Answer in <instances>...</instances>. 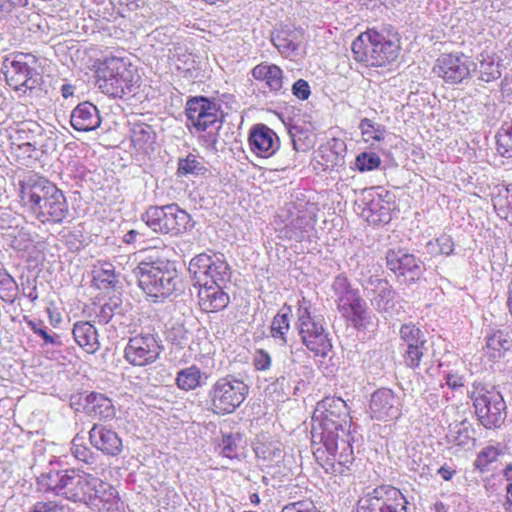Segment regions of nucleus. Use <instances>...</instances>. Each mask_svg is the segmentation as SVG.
I'll return each instance as SVG.
<instances>
[{"mask_svg":"<svg viewBox=\"0 0 512 512\" xmlns=\"http://www.w3.org/2000/svg\"><path fill=\"white\" fill-rule=\"evenodd\" d=\"M381 163L379 156L371 152H363L356 158V166L360 171H371Z\"/></svg>","mask_w":512,"mask_h":512,"instance_id":"obj_53","label":"nucleus"},{"mask_svg":"<svg viewBox=\"0 0 512 512\" xmlns=\"http://www.w3.org/2000/svg\"><path fill=\"white\" fill-rule=\"evenodd\" d=\"M122 313L121 300L118 297H111L103 304L97 312L99 323L107 324L113 316Z\"/></svg>","mask_w":512,"mask_h":512,"instance_id":"obj_50","label":"nucleus"},{"mask_svg":"<svg viewBox=\"0 0 512 512\" xmlns=\"http://www.w3.org/2000/svg\"><path fill=\"white\" fill-rule=\"evenodd\" d=\"M185 115L188 129L201 133L198 137L200 144L210 151H217L222 127L219 105L203 96L192 97L186 103Z\"/></svg>","mask_w":512,"mask_h":512,"instance_id":"obj_6","label":"nucleus"},{"mask_svg":"<svg viewBox=\"0 0 512 512\" xmlns=\"http://www.w3.org/2000/svg\"><path fill=\"white\" fill-rule=\"evenodd\" d=\"M492 202L496 214L512 225V184L498 189Z\"/></svg>","mask_w":512,"mask_h":512,"instance_id":"obj_38","label":"nucleus"},{"mask_svg":"<svg viewBox=\"0 0 512 512\" xmlns=\"http://www.w3.org/2000/svg\"><path fill=\"white\" fill-rule=\"evenodd\" d=\"M475 415L486 429H498L506 418V403L502 394L495 387L482 384L473 386L470 392Z\"/></svg>","mask_w":512,"mask_h":512,"instance_id":"obj_9","label":"nucleus"},{"mask_svg":"<svg viewBox=\"0 0 512 512\" xmlns=\"http://www.w3.org/2000/svg\"><path fill=\"white\" fill-rule=\"evenodd\" d=\"M498 153L506 158H512V121L504 122L496 135Z\"/></svg>","mask_w":512,"mask_h":512,"instance_id":"obj_47","label":"nucleus"},{"mask_svg":"<svg viewBox=\"0 0 512 512\" xmlns=\"http://www.w3.org/2000/svg\"><path fill=\"white\" fill-rule=\"evenodd\" d=\"M51 510V501H40L33 505L30 512H50Z\"/></svg>","mask_w":512,"mask_h":512,"instance_id":"obj_64","label":"nucleus"},{"mask_svg":"<svg viewBox=\"0 0 512 512\" xmlns=\"http://www.w3.org/2000/svg\"><path fill=\"white\" fill-rule=\"evenodd\" d=\"M403 397L388 388H380L372 393L368 413L377 421H392L402 415Z\"/></svg>","mask_w":512,"mask_h":512,"instance_id":"obj_20","label":"nucleus"},{"mask_svg":"<svg viewBox=\"0 0 512 512\" xmlns=\"http://www.w3.org/2000/svg\"><path fill=\"white\" fill-rule=\"evenodd\" d=\"M72 332L76 343L87 353H95L100 348L97 330L90 322H76Z\"/></svg>","mask_w":512,"mask_h":512,"instance_id":"obj_34","label":"nucleus"},{"mask_svg":"<svg viewBox=\"0 0 512 512\" xmlns=\"http://www.w3.org/2000/svg\"><path fill=\"white\" fill-rule=\"evenodd\" d=\"M241 440L238 433L223 435L220 444L221 454L229 459L238 458Z\"/></svg>","mask_w":512,"mask_h":512,"instance_id":"obj_51","label":"nucleus"},{"mask_svg":"<svg viewBox=\"0 0 512 512\" xmlns=\"http://www.w3.org/2000/svg\"><path fill=\"white\" fill-rule=\"evenodd\" d=\"M37 62L36 56L26 53L6 57L1 68L6 83L12 89L23 93L36 88L41 81Z\"/></svg>","mask_w":512,"mask_h":512,"instance_id":"obj_13","label":"nucleus"},{"mask_svg":"<svg viewBox=\"0 0 512 512\" xmlns=\"http://www.w3.org/2000/svg\"><path fill=\"white\" fill-rule=\"evenodd\" d=\"M315 218L307 210H299L295 217L284 226L283 237L296 242L311 240L315 234Z\"/></svg>","mask_w":512,"mask_h":512,"instance_id":"obj_26","label":"nucleus"},{"mask_svg":"<svg viewBox=\"0 0 512 512\" xmlns=\"http://www.w3.org/2000/svg\"><path fill=\"white\" fill-rule=\"evenodd\" d=\"M203 374L199 367L192 365L177 373L176 384L183 391H190L203 384Z\"/></svg>","mask_w":512,"mask_h":512,"instance_id":"obj_40","label":"nucleus"},{"mask_svg":"<svg viewBox=\"0 0 512 512\" xmlns=\"http://www.w3.org/2000/svg\"><path fill=\"white\" fill-rule=\"evenodd\" d=\"M312 420L311 434L326 441L331 433L351 428L348 406L340 397L328 396L318 402Z\"/></svg>","mask_w":512,"mask_h":512,"instance_id":"obj_8","label":"nucleus"},{"mask_svg":"<svg viewBox=\"0 0 512 512\" xmlns=\"http://www.w3.org/2000/svg\"><path fill=\"white\" fill-rule=\"evenodd\" d=\"M10 144H32L40 148H54V139L48 136L45 129L36 121L24 120L15 122L7 128Z\"/></svg>","mask_w":512,"mask_h":512,"instance_id":"obj_19","label":"nucleus"},{"mask_svg":"<svg viewBox=\"0 0 512 512\" xmlns=\"http://www.w3.org/2000/svg\"><path fill=\"white\" fill-rule=\"evenodd\" d=\"M399 338L405 365L412 369L418 368L428 351L425 332L412 322L405 323L400 327Z\"/></svg>","mask_w":512,"mask_h":512,"instance_id":"obj_18","label":"nucleus"},{"mask_svg":"<svg viewBox=\"0 0 512 512\" xmlns=\"http://www.w3.org/2000/svg\"><path fill=\"white\" fill-rule=\"evenodd\" d=\"M485 340L486 354L493 360L502 358L512 347L511 335L505 330L491 328L487 331Z\"/></svg>","mask_w":512,"mask_h":512,"instance_id":"obj_32","label":"nucleus"},{"mask_svg":"<svg viewBox=\"0 0 512 512\" xmlns=\"http://www.w3.org/2000/svg\"><path fill=\"white\" fill-rule=\"evenodd\" d=\"M297 328L302 343L316 356L325 357L332 349L323 316L317 314L310 301L302 298L297 309Z\"/></svg>","mask_w":512,"mask_h":512,"instance_id":"obj_7","label":"nucleus"},{"mask_svg":"<svg viewBox=\"0 0 512 512\" xmlns=\"http://www.w3.org/2000/svg\"><path fill=\"white\" fill-rule=\"evenodd\" d=\"M205 167L194 155H188L178 162V173L181 175H200L205 171Z\"/></svg>","mask_w":512,"mask_h":512,"instance_id":"obj_52","label":"nucleus"},{"mask_svg":"<svg viewBox=\"0 0 512 512\" xmlns=\"http://www.w3.org/2000/svg\"><path fill=\"white\" fill-rule=\"evenodd\" d=\"M387 267L398 277L409 283L418 281L424 273L420 259L402 249H389L386 253Z\"/></svg>","mask_w":512,"mask_h":512,"instance_id":"obj_23","label":"nucleus"},{"mask_svg":"<svg viewBox=\"0 0 512 512\" xmlns=\"http://www.w3.org/2000/svg\"><path fill=\"white\" fill-rule=\"evenodd\" d=\"M84 409L87 414L93 415L100 420H111L116 414L112 400L104 394L96 392L86 396Z\"/></svg>","mask_w":512,"mask_h":512,"instance_id":"obj_33","label":"nucleus"},{"mask_svg":"<svg viewBox=\"0 0 512 512\" xmlns=\"http://www.w3.org/2000/svg\"><path fill=\"white\" fill-rule=\"evenodd\" d=\"M18 293V285L6 271H0V299L13 303Z\"/></svg>","mask_w":512,"mask_h":512,"instance_id":"obj_49","label":"nucleus"},{"mask_svg":"<svg viewBox=\"0 0 512 512\" xmlns=\"http://www.w3.org/2000/svg\"><path fill=\"white\" fill-rule=\"evenodd\" d=\"M138 285L154 302L177 296L182 282L173 263L167 260L141 261L134 269Z\"/></svg>","mask_w":512,"mask_h":512,"instance_id":"obj_4","label":"nucleus"},{"mask_svg":"<svg viewBox=\"0 0 512 512\" xmlns=\"http://www.w3.org/2000/svg\"><path fill=\"white\" fill-rule=\"evenodd\" d=\"M281 512H321L311 500H302L285 505Z\"/></svg>","mask_w":512,"mask_h":512,"instance_id":"obj_56","label":"nucleus"},{"mask_svg":"<svg viewBox=\"0 0 512 512\" xmlns=\"http://www.w3.org/2000/svg\"><path fill=\"white\" fill-rule=\"evenodd\" d=\"M48 202L44 205L38 220L43 223L60 224L69 213V206L64 193L54 185L53 191L49 194Z\"/></svg>","mask_w":512,"mask_h":512,"instance_id":"obj_28","label":"nucleus"},{"mask_svg":"<svg viewBox=\"0 0 512 512\" xmlns=\"http://www.w3.org/2000/svg\"><path fill=\"white\" fill-rule=\"evenodd\" d=\"M54 185L44 178H30L20 184L21 203L36 219H38L42 213L41 210L48 202L49 194L53 191Z\"/></svg>","mask_w":512,"mask_h":512,"instance_id":"obj_21","label":"nucleus"},{"mask_svg":"<svg viewBox=\"0 0 512 512\" xmlns=\"http://www.w3.org/2000/svg\"><path fill=\"white\" fill-rule=\"evenodd\" d=\"M332 290L341 315L355 328L365 327L369 321V312L367 303L360 296L358 289L351 286L345 275L339 274L333 280Z\"/></svg>","mask_w":512,"mask_h":512,"instance_id":"obj_12","label":"nucleus"},{"mask_svg":"<svg viewBox=\"0 0 512 512\" xmlns=\"http://www.w3.org/2000/svg\"><path fill=\"white\" fill-rule=\"evenodd\" d=\"M474 432L473 425L467 419H464L448 426L446 438L453 445L468 448L474 445Z\"/></svg>","mask_w":512,"mask_h":512,"instance_id":"obj_36","label":"nucleus"},{"mask_svg":"<svg viewBox=\"0 0 512 512\" xmlns=\"http://www.w3.org/2000/svg\"><path fill=\"white\" fill-rule=\"evenodd\" d=\"M271 364L272 358L267 351L263 349L256 350L253 357V365L256 370L266 371L271 367Z\"/></svg>","mask_w":512,"mask_h":512,"instance_id":"obj_57","label":"nucleus"},{"mask_svg":"<svg viewBox=\"0 0 512 512\" xmlns=\"http://www.w3.org/2000/svg\"><path fill=\"white\" fill-rule=\"evenodd\" d=\"M440 254L449 256L454 251V242L451 236L443 234L437 238Z\"/></svg>","mask_w":512,"mask_h":512,"instance_id":"obj_59","label":"nucleus"},{"mask_svg":"<svg viewBox=\"0 0 512 512\" xmlns=\"http://www.w3.org/2000/svg\"><path fill=\"white\" fill-rule=\"evenodd\" d=\"M93 279L100 289L114 286L117 282L114 266L111 263H99L93 270Z\"/></svg>","mask_w":512,"mask_h":512,"instance_id":"obj_46","label":"nucleus"},{"mask_svg":"<svg viewBox=\"0 0 512 512\" xmlns=\"http://www.w3.org/2000/svg\"><path fill=\"white\" fill-rule=\"evenodd\" d=\"M122 240L126 244H141L145 242V235L137 229H131L124 234Z\"/></svg>","mask_w":512,"mask_h":512,"instance_id":"obj_62","label":"nucleus"},{"mask_svg":"<svg viewBox=\"0 0 512 512\" xmlns=\"http://www.w3.org/2000/svg\"><path fill=\"white\" fill-rule=\"evenodd\" d=\"M226 284H207L199 286L198 298L201 309L207 313L221 311L230 302L229 295L224 291Z\"/></svg>","mask_w":512,"mask_h":512,"instance_id":"obj_29","label":"nucleus"},{"mask_svg":"<svg viewBox=\"0 0 512 512\" xmlns=\"http://www.w3.org/2000/svg\"><path fill=\"white\" fill-rule=\"evenodd\" d=\"M11 153L21 161L23 165H29L38 160L43 154H47L53 148L33 147L30 144H10Z\"/></svg>","mask_w":512,"mask_h":512,"instance_id":"obj_42","label":"nucleus"},{"mask_svg":"<svg viewBox=\"0 0 512 512\" xmlns=\"http://www.w3.org/2000/svg\"><path fill=\"white\" fill-rule=\"evenodd\" d=\"M29 0H0V11L3 13H11L14 10L25 7Z\"/></svg>","mask_w":512,"mask_h":512,"instance_id":"obj_60","label":"nucleus"},{"mask_svg":"<svg viewBox=\"0 0 512 512\" xmlns=\"http://www.w3.org/2000/svg\"><path fill=\"white\" fill-rule=\"evenodd\" d=\"M330 440L312 435L313 455L328 474L350 476L355 456L350 430L331 433Z\"/></svg>","mask_w":512,"mask_h":512,"instance_id":"obj_3","label":"nucleus"},{"mask_svg":"<svg viewBox=\"0 0 512 512\" xmlns=\"http://www.w3.org/2000/svg\"><path fill=\"white\" fill-rule=\"evenodd\" d=\"M248 386L233 375L219 378L208 391L207 404L217 415L233 413L248 395Z\"/></svg>","mask_w":512,"mask_h":512,"instance_id":"obj_10","label":"nucleus"},{"mask_svg":"<svg viewBox=\"0 0 512 512\" xmlns=\"http://www.w3.org/2000/svg\"><path fill=\"white\" fill-rule=\"evenodd\" d=\"M161 352L162 346L154 334L138 333L129 338L124 359L134 367H145L155 363Z\"/></svg>","mask_w":512,"mask_h":512,"instance_id":"obj_16","label":"nucleus"},{"mask_svg":"<svg viewBox=\"0 0 512 512\" xmlns=\"http://www.w3.org/2000/svg\"><path fill=\"white\" fill-rule=\"evenodd\" d=\"M38 483L45 491L85 505H95L97 500L110 502L117 496V491L109 483L74 468L43 473Z\"/></svg>","mask_w":512,"mask_h":512,"instance_id":"obj_1","label":"nucleus"},{"mask_svg":"<svg viewBox=\"0 0 512 512\" xmlns=\"http://www.w3.org/2000/svg\"><path fill=\"white\" fill-rule=\"evenodd\" d=\"M476 59L479 64V79L481 81L489 83L501 77L499 64L495 62L493 55L484 51Z\"/></svg>","mask_w":512,"mask_h":512,"instance_id":"obj_39","label":"nucleus"},{"mask_svg":"<svg viewBox=\"0 0 512 512\" xmlns=\"http://www.w3.org/2000/svg\"><path fill=\"white\" fill-rule=\"evenodd\" d=\"M254 79L264 81L272 92H278L283 87V71L275 64L260 63L252 69Z\"/></svg>","mask_w":512,"mask_h":512,"instance_id":"obj_35","label":"nucleus"},{"mask_svg":"<svg viewBox=\"0 0 512 512\" xmlns=\"http://www.w3.org/2000/svg\"><path fill=\"white\" fill-rule=\"evenodd\" d=\"M359 207H362L361 215L371 223L390 220L389 203L383 200L382 195L375 188L363 191Z\"/></svg>","mask_w":512,"mask_h":512,"instance_id":"obj_25","label":"nucleus"},{"mask_svg":"<svg viewBox=\"0 0 512 512\" xmlns=\"http://www.w3.org/2000/svg\"><path fill=\"white\" fill-rule=\"evenodd\" d=\"M130 140L134 149L142 154L154 151L156 132L149 124L140 121L129 122Z\"/></svg>","mask_w":512,"mask_h":512,"instance_id":"obj_31","label":"nucleus"},{"mask_svg":"<svg viewBox=\"0 0 512 512\" xmlns=\"http://www.w3.org/2000/svg\"><path fill=\"white\" fill-rule=\"evenodd\" d=\"M272 43L285 56L294 55L299 48L297 34L294 31L277 32L272 36Z\"/></svg>","mask_w":512,"mask_h":512,"instance_id":"obj_43","label":"nucleus"},{"mask_svg":"<svg viewBox=\"0 0 512 512\" xmlns=\"http://www.w3.org/2000/svg\"><path fill=\"white\" fill-rule=\"evenodd\" d=\"M477 64L463 53L442 54L433 67L434 73L448 84H460L469 79Z\"/></svg>","mask_w":512,"mask_h":512,"instance_id":"obj_17","label":"nucleus"},{"mask_svg":"<svg viewBox=\"0 0 512 512\" xmlns=\"http://www.w3.org/2000/svg\"><path fill=\"white\" fill-rule=\"evenodd\" d=\"M96 74L99 89L114 98L135 94L139 88L140 76L137 69L123 57H106Z\"/></svg>","mask_w":512,"mask_h":512,"instance_id":"obj_5","label":"nucleus"},{"mask_svg":"<svg viewBox=\"0 0 512 512\" xmlns=\"http://www.w3.org/2000/svg\"><path fill=\"white\" fill-rule=\"evenodd\" d=\"M89 442L96 450L107 456H118L123 450L118 433L106 425L96 423L88 432Z\"/></svg>","mask_w":512,"mask_h":512,"instance_id":"obj_24","label":"nucleus"},{"mask_svg":"<svg viewBox=\"0 0 512 512\" xmlns=\"http://www.w3.org/2000/svg\"><path fill=\"white\" fill-rule=\"evenodd\" d=\"M26 325L33 331L34 334L38 335L44 340V345L63 346L61 337L58 334H49L47 327L40 320H32L24 318Z\"/></svg>","mask_w":512,"mask_h":512,"instance_id":"obj_48","label":"nucleus"},{"mask_svg":"<svg viewBox=\"0 0 512 512\" xmlns=\"http://www.w3.org/2000/svg\"><path fill=\"white\" fill-rule=\"evenodd\" d=\"M194 285L226 284L231 279V270L223 254L201 253L193 257L188 268Z\"/></svg>","mask_w":512,"mask_h":512,"instance_id":"obj_14","label":"nucleus"},{"mask_svg":"<svg viewBox=\"0 0 512 512\" xmlns=\"http://www.w3.org/2000/svg\"><path fill=\"white\" fill-rule=\"evenodd\" d=\"M359 129L361 130L363 140L366 143H370L371 146H374L375 142L380 143L391 136L383 125L375 123L369 118H363L360 121Z\"/></svg>","mask_w":512,"mask_h":512,"instance_id":"obj_41","label":"nucleus"},{"mask_svg":"<svg viewBox=\"0 0 512 512\" xmlns=\"http://www.w3.org/2000/svg\"><path fill=\"white\" fill-rule=\"evenodd\" d=\"M446 385L455 390L463 386L462 377L457 374H447L445 376Z\"/></svg>","mask_w":512,"mask_h":512,"instance_id":"obj_63","label":"nucleus"},{"mask_svg":"<svg viewBox=\"0 0 512 512\" xmlns=\"http://www.w3.org/2000/svg\"><path fill=\"white\" fill-rule=\"evenodd\" d=\"M355 61L365 67H385L396 61L400 42L396 34L387 30L367 29L352 42Z\"/></svg>","mask_w":512,"mask_h":512,"instance_id":"obj_2","label":"nucleus"},{"mask_svg":"<svg viewBox=\"0 0 512 512\" xmlns=\"http://www.w3.org/2000/svg\"><path fill=\"white\" fill-rule=\"evenodd\" d=\"M33 246V240L30 235L25 232H20L18 237L13 242V247L19 251L29 250Z\"/></svg>","mask_w":512,"mask_h":512,"instance_id":"obj_61","label":"nucleus"},{"mask_svg":"<svg viewBox=\"0 0 512 512\" xmlns=\"http://www.w3.org/2000/svg\"><path fill=\"white\" fill-rule=\"evenodd\" d=\"M71 455L79 462L92 466L97 462V455L85 444L84 436L76 434L71 441Z\"/></svg>","mask_w":512,"mask_h":512,"instance_id":"obj_44","label":"nucleus"},{"mask_svg":"<svg viewBox=\"0 0 512 512\" xmlns=\"http://www.w3.org/2000/svg\"><path fill=\"white\" fill-rule=\"evenodd\" d=\"M256 457L270 465H278L284 461L285 452L279 441L259 442L254 448Z\"/></svg>","mask_w":512,"mask_h":512,"instance_id":"obj_37","label":"nucleus"},{"mask_svg":"<svg viewBox=\"0 0 512 512\" xmlns=\"http://www.w3.org/2000/svg\"><path fill=\"white\" fill-rule=\"evenodd\" d=\"M361 285L376 311L390 313L394 309L397 293L388 280L371 275L362 280Z\"/></svg>","mask_w":512,"mask_h":512,"instance_id":"obj_22","label":"nucleus"},{"mask_svg":"<svg viewBox=\"0 0 512 512\" xmlns=\"http://www.w3.org/2000/svg\"><path fill=\"white\" fill-rule=\"evenodd\" d=\"M249 145L251 151L257 156L268 158L278 150L279 138L266 125H257L250 133Z\"/></svg>","mask_w":512,"mask_h":512,"instance_id":"obj_27","label":"nucleus"},{"mask_svg":"<svg viewBox=\"0 0 512 512\" xmlns=\"http://www.w3.org/2000/svg\"><path fill=\"white\" fill-rule=\"evenodd\" d=\"M290 329L289 313L281 310L278 312L271 323L270 335L281 346L287 344V333Z\"/></svg>","mask_w":512,"mask_h":512,"instance_id":"obj_45","label":"nucleus"},{"mask_svg":"<svg viewBox=\"0 0 512 512\" xmlns=\"http://www.w3.org/2000/svg\"><path fill=\"white\" fill-rule=\"evenodd\" d=\"M188 330L181 323L174 324L167 333V338L175 345L182 346L188 340Z\"/></svg>","mask_w":512,"mask_h":512,"instance_id":"obj_55","label":"nucleus"},{"mask_svg":"<svg viewBox=\"0 0 512 512\" xmlns=\"http://www.w3.org/2000/svg\"><path fill=\"white\" fill-rule=\"evenodd\" d=\"M70 122L75 130L87 132L98 128L101 118L95 105L90 102H82L73 109Z\"/></svg>","mask_w":512,"mask_h":512,"instance_id":"obj_30","label":"nucleus"},{"mask_svg":"<svg viewBox=\"0 0 512 512\" xmlns=\"http://www.w3.org/2000/svg\"><path fill=\"white\" fill-rule=\"evenodd\" d=\"M292 93L300 100L308 99L311 94L308 82L303 79L297 80L292 86Z\"/></svg>","mask_w":512,"mask_h":512,"instance_id":"obj_58","label":"nucleus"},{"mask_svg":"<svg viewBox=\"0 0 512 512\" xmlns=\"http://www.w3.org/2000/svg\"><path fill=\"white\" fill-rule=\"evenodd\" d=\"M499 456L498 449L493 446L485 447L477 456L475 465L480 470H484L487 466L496 461Z\"/></svg>","mask_w":512,"mask_h":512,"instance_id":"obj_54","label":"nucleus"},{"mask_svg":"<svg viewBox=\"0 0 512 512\" xmlns=\"http://www.w3.org/2000/svg\"><path fill=\"white\" fill-rule=\"evenodd\" d=\"M141 219L153 232L172 237L187 231L191 222V216L176 203L150 206Z\"/></svg>","mask_w":512,"mask_h":512,"instance_id":"obj_11","label":"nucleus"},{"mask_svg":"<svg viewBox=\"0 0 512 512\" xmlns=\"http://www.w3.org/2000/svg\"><path fill=\"white\" fill-rule=\"evenodd\" d=\"M408 505L399 489L382 485L360 498L357 512H411Z\"/></svg>","mask_w":512,"mask_h":512,"instance_id":"obj_15","label":"nucleus"}]
</instances>
